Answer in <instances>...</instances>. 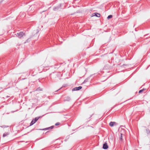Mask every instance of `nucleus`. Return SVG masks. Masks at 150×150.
Wrapping results in <instances>:
<instances>
[{"label":"nucleus","mask_w":150,"mask_h":150,"mask_svg":"<svg viewBox=\"0 0 150 150\" xmlns=\"http://www.w3.org/2000/svg\"><path fill=\"white\" fill-rule=\"evenodd\" d=\"M9 134V132H5L4 133L3 135V137H6Z\"/></svg>","instance_id":"obj_6"},{"label":"nucleus","mask_w":150,"mask_h":150,"mask_svg":"<svg viewBox=\"0 0 150 150\" xmlns=\"http://www.w3.org/2000/svg\"><path fill=\"white\" fill-rule=\"evenodd\" d=\"M35 123V122L34 121V120H33L30 123V126H31L33 125Z\"/></svg>","instance_id":"obj_9"},{"label":"nucleus","mask_w":150,"mask_h":150,"mask_svg":"<svg viewBox=\"0 0 150 150\" xmlns=\"http://www.w3.org/2000/svg\"><path fill=\"white\" fill-rule=\"evenodd\" d=\"M60 123L59 122H57L55 124V125L56 126H57L59 125Z\"/></svg>","instance_id":"obj_17"},{"label":"nucleus","mask_w":150,"mask_h":150,"mask_svg":"<svg viewBox=\"0 0 150 150\" xmlns=\"http://www.w3.org/2000/svg\"><path fill=\"white\" fill-rule=\"evenodd\" d=\"M82 88V87L81 86H79L78 87H75L73 89L72 91H78L79 90L81 89Z\"/></svg>","instance_id":"obj_4"},{"label":"nucleus","mask_w":150,"mask_h":150,"mask_svg":"<svg viewBox=\"0 0 150 150\" xmlns=\"http://www.w3.org/2000/svg\"><path fill=\"white\" fill-rule=\"evenodd\" d=\"M39 118V117H36L35 118V119L33 120H34V121L36 122L38 120Z\"/></svg>","instance_id":"obj_10"},{"label":"nucleus","mask_w":150,"mask_h":150,"mask_svg":"<svg viewBox=\"0 0 150 150\" xmlns=\"http://www.w3.org/2000/svg\"><path fill=\"white\" fill-rule=\"evenodd\" d=\"M115 122H110L109 123V125L111 127H112L113 126L114 124H115Z\"/></svg>","instance_id":"obj_8"},{"label":"nucleus","mask_w":150,"mask_h":150,"mask_svg":"<svg viewBox=\"0 0 150 150\" xmlns=\"http://www.w3.org/2000/svg\"><path fill=\"white\" fill-rule=\"evenodd\" d=\"M103 148L105 149H106L108 148V146L107 143H105L103 144Z\"/></svg>","instance_id":"obj_3"},{"label":"nucleus","mask_w":150,"mask_h":150,"mask_svg":"<svg viewBox=\"0 0 150 150\" xmlns=\"http://www.w3.org/2000/svg\"><path fill=\"white\" fill-rule=\"evenodd\" d=\"M112 15H110L108 16L107 17V18L108 19H109L110 18H112Z\"/></svg>","instance_id":"obj_13"},{"label":"nucleus","mask_w":150,"mask_h":150,"mask_svg":"<svg viewBox=\"0 0 150 150\" xmlns=\"http://www.w3.org/2000/svg\"><path fill=\"white\" fill-rule=\"evenodd\" d=\"M61 6V4H60L57 6L54 7L53 8V10L54 11H57L59 8Z\"/></svg>","instance_id":"obj_2"},{"label":"nucleus","mask_w":150,"mask_h":150,"mask_svg":"<svg viewBox=\"0 0 150 150\" xmlns=\"http://www.w3.org/2000/svg\"><path fill=\"white\" fill-rule=\"evenodd\" d=\"M8 127V126H5V125H3L2 126H1V127H3V128H6V127Z\"/></svg>","instance_id":"obj_16"},{"label":"nucleus","mask_w":150,"mask_h":150,"mask_svg":"<svg viewBox=\"0 0 150 150\" xmlns=\"http://www.w3.org/2000/svg\"><path fill=\"white\" fill-rule=\"evenodd\" d=\"M93 14H94L95 15L94 16H95L98 17H100V14L97 13H94Z\"/></svg>","instance_id":"obj_7"},{"label":"nucleus","mask_w":150,"mask_h":150,"mask_svg":"<svg viewBox=\"0 0 150 150\" xmlns=\"http://www.w3.org/2000/svg\"><path fill=\"white\" fill-rule=\"evenodd\" d=\"M120 137H119V139L121 140L122 141V134H120Z\"/></svg>","instance_id":"obj_12"},{"label":"nucleus","mask_w":150,"mask_h":150,"mask_svg":"<svg viewBox=\"0 0 150 150\" xmlns=\"http://www.w3.org/2000/svg\"><path fill=\"white\" fill-rule=\"evenodd\" d=\"M144 90H145V89L144 88V89H142L140 90L139 91V93H142Z\"/></svg>","instance_id":"obj_14"},{"label":"nucleus","mask_w":150,"mask_h":150,"mask_svg":"<svg viewBox=\"0 0 150 150\" xmlns=\"http://www.w3.org/2000/svg\"><path fill=\"white\" fill-rule=\"evenodd\" d=\"M66 100H67V101H70V100H71V98L70 97H67V99H66Z\"/></svg>","instance_id":"obj_15"},{"label":"nucleus","mask_w":150,"mask_h":150,"mask_svg":"<svg viewBox=\"0 0 150 150\" xmlns=\"http://www.w3.org/2000/svg\"><path fill=\"white\" fill-rule=\"evenodd\" d=\"M18 36L19 38H21L24 35V33L23 32H20L19 33H17Z\"/></svg>","instance_id":"obj_1"},{"label":"nucleus","mask_w":150,"mask_h":150,"mask_svg":"<svg viewBox=\"0 0 150 150\" xmlns=\"http://www.w3.org/2000/svg\"><path fill=\"white\" fill-rule=\"evenodd\" d=\"M87 81V80H85L83 82V83H84L86 82Z\"/></svg>","instance_id":"obj_18"},{"label":"nucleus","mask_w":150,"mask_h":150,"mask_svg":"<svg viewBox=\"0 0 150 150\" xmlns=\"http://www.w3.org/2000/svg\"><path fill=\"white\" fill-rule=\"evenodd\" d=\"M124 65H125V64H124L123 65V66Z\"/></svg>","instance_id":"obj_20"},{"label":"nucleus","mask_w":150,"mask_h":150,"mask_svg":"<svg viewBox=\"0 0 150 150\" xmlns=\"http://www.w3.org/2000/svg\"><path fill=\"white\" fill-rule=\"evenodd\" d=\"M42 90V89L40 88V87H39L38 88H37L36 90V91H41Z\"/></svg>","instance_id":"obj_11"},{"label":"nucleus","mask_w":150,"mask_h":150,"mask_svg":"<svg viewBox=\"0 0 150 150\" xmlns=\"http://www.w3.org/2000/svg\"><path fill=\"white\" fill-rule=\"evenodd\" d=\"M28 39L27 40L26 42H28Z\"/></svg>","instance_id":"obj_19"},{"label":"nucleus","mask_w":150,"mask_h":150,"mask_svg":"<svg viewBox=\"0 0 150 150\" xmlns=\"http://www.w3.org/2000/svg\"><path fill=\"white\" fill-rule=\"evenodd\" d=\"M54 126H52L43 129H42V130H47L49 129H52L54 128Z\"/></svg>","instance_id":"obj_5"}]
</instances>
